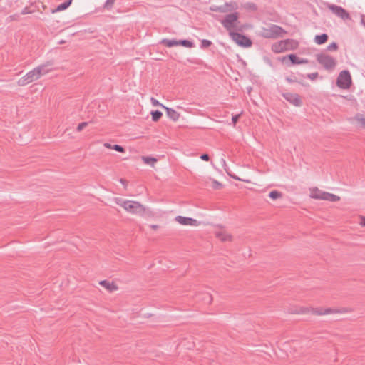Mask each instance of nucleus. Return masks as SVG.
Returning a JSON list of instances; mask_svg holds the SVG:
<instances>
[{
  "instance_id": "nucleus-34",
  "label": "nucleus",
  "mask_w": 365,
  "mask_h": 365,
  "mask_svg": "<svg viewBox=\"0 0 365 365\" xmlns=\"http://www.w3.org/2000/svg\"><path fill=\"white\" fill-rule=\"evenodd\" d=\"M239 118H240V115H236L232 117V123L234 125H235L237 123V122L239 120Z\"/></svg>"
},
{
  "instance_id": "nucleus-25",
  "label": "nucleus",
  "mask_w": 365,
  "mask_h": 365,
  "mask_svg": "<svg viewBox=\"0 0 365 365\" xmlns=\"http://www.w3.org/2000/svg\"><path fill=\"white\" fill-rule=\"evenodd\" d=\"M150 115H151V117H152V120L154 121V122H157L159 120V119L162 117L163 114L161 112L158 111V110H155V111H152L150 113Z\"/></svg>"
},
{
  "instance_id": "nucleus-33",
  "label": "nucleus",
  "mask_w": 365,
  "mask_h": 365,
  "mask_svg": "<svg viewBox=\"0 0 365 365\" xmlns=\"http://www.w3.org/2000/svg\"><path fill=\"white\" fill-rule=\"evenodd\" d=\"M329 50L336 51L337 49V45L335 43L330 44L328 47Z\"/></svg>"
},
{
  "instance_id": "nucleus-2",
  "label": "nucleus",
  "mask_w": 365,
  "mask_h": 365,
  "mask_svg": "<svg viewBox=\"0 0 365 365\" xmlns=\"http://www.w3.org/2000/svg\"><path fill=\"white\" fill-rule=\"evenodd\" d=\"M50 71L51 70L48 68L47 65H40L21 77L18 80L17 84L21 86L28 85L34 81L38 80L41 78V76L48 74Z\"/></svg>"
},
{
  "instance_id": "nucleus-4",
  "label": "nucleus",
  "mask_w": 365,
  "mask_h": 365,
  "mask_svg": "<svg viewBox=\"0 0 365 365\" xmlns=\"http://www.w3.org/2000/svg\"><path fill=\"white\" fill-rule=\"evenodd\" d=\"M215 237L222 242H230L233 240L234 236L227 229L217 227L215 230Z\"/></svg>"
},
{
  "instance_id": "nucleus-15",
  "label": "nucleus",
  "mask_w": 365,
  "mask_h": 365,
  "mask_svg": "<svg viewBox=\"0 0 365 365\" xmlns=\"http://www.w3.org/2000/svg\"><path fill=\"white\" fill-rule=\"evenodd\" d=\"M141 160L144 164L149 165L153 168H155V165L158 163V159L155 157L151 156H142Z\"/></svg>"
},
{
  "instance_id": "nucleus-11",
  "label": "nucleus",
  "mask_w": 365,
  "mask_h": 365,
  "mask_svg": "<svg viewBox=\"0 0 365 365\" xmlns=\"http://www.w3.org/2000/svg\"><path fill=\"white\" fill-rule=\"evenodd\" d=\"M164 109L166 111V115L169 119L173 122H177L180 120V113L178 111L167 106L164 107Z\"/></svg>"
},
{
  "instance_id": "nucleus-13",
  "label": "nucleus",
  "mask_w": 365,
  "mask_h": 365,
  "mask_svg": "<svg viewBox=\"0 0 365 365\" xmlns=\"http://www.w3.org/2000/svg\"><path fill=\"white\" fill-rule=\"evenodd\" d=\"M329 9L338 16L341 18L342 19H349V14L341 7L336 6H329Z\"/></svg>"
},
{
  "instance_id": "nucleus-14",
  "label": "nucleus",
  "mask_w": 365,
  "mask_h": 365,
  "mask_svg": "<svg viewBox=\"0 0 365 365\" xmlns=\"http://www.w3.org/2000/svg\"><path fill=\"white\" fill-rule=\"evenodd\" d=\"M284 98L294 106H299L302 103L301 98L297 94L287 93L284 95Z\"/></svg>"
},
{
  "instance_id": "nucleus-12",
  "label": "nucleus",
  "mask_w": 365,
  "mask_h": 365,
  "mask_svg": "<svg viewBox=\"0 0 365 365\" xmlns=\"http://www.w3.org/2000/svg\"><path fill=\"white\" fill-rule=\"evenodd\" d=\"M99 284L110 292H115L118 289V284L113 281L102 280L99 282Z\"/></svg>"
},
{
  "instance_id": "nucleus-10",
  "label": "nucleus",
  "mask_w": 365,
  "mask_h": 365,
  "mask_svg": "<svg viewBox=\"0 0 365 365\" xmlns=\"http://www.w3.org/2000/svg\"><path fill=\"white\" fill-rule=\"evenodd\" d=\"M205 184L215 190H221L224 187L222 182L212 177H208L205 179Z\"/></svg>"
},
{
  "instance_id": "nucleus-41",
  "label": "nucleus",
  "mask_w": 365,
  "mask_h": 365,
  "mask_svg": "<svg viewBox=\"0 0 365 365\" xmlns=\"http://www.w3.org/2000/svg\"><path fill=\"white\" fill-rule=\"evenodd\" d=\"M363 225H365V218H364V221H363Z\"/></svg>"
},
{
  "instance_id": "nucleus-20",
  "label": "nucleus",
  "mask_w": 365,
  "mask_h": 365,
  "mask_svg": "<svg viewBox=\"0 0 365 365\" xmlns=\"http://www.w3.org/2000/svg\"><path fill=\"white\" fill-rule=\"evenodd\" d=\"M162 43L166 47L171 48L179 46V41L174 39H163L162 41Z\"/></svg>"
},
{
  "instance_id": "nucleus-28",
  "label": "nucleus",
  "mask_w": 365,
  "mask_h": 365,
  "mask_svg": "<svg viewBox=\"0 0 365 365\" xmlns=\"http://www.w3.org/2000/svg\"><path fill=\"white\" fill-rule=\"evenodd\" d=\"M200 159L203 160V161H206V162H208L210 160V157L208 154L207 153H203L200 156Z\"/></svg>"
},
{
  "instance_id": "nucleus-27",
  "label": "nucleus",
  "mask_w": 365,
  "mask_h": 365,
  "mask_svg": "<svg viewBox=\"0 0 365 365\" xmlns=\"http://www.w3.org/2000/svg\"><path fill=\"white\" fill-rule=\"evenodd\" d=\"M115 2V0H107L106 2L105 3V8L109 9L112 7V6L113 5Z\"/></svg>"
},
{
  "instance_id": "nucleus-6",
  "label": "nucleus",
  "mask_w": 365,
  "mask_h": 365,
  "mask_svg": "<svg viewBox=\"0 0 365 365\" xmlns=\"http://www.w3.org/2000/svg\"><path fill=\"white\" fill-rule=\"evenodd\" d=\"M317 61L327 69H331L336 66L335 60L330 56L321 53L317 56Z\"/></svg>"
},
{
  "instance_id": "nucleus-9",
  "label": "nucleus",
  "mask_w": 365,
  "mask_h": 365,
  "mask_svg": "<svg viewBox=\"0 0 365 365\" xmlns=\"http://www.w3.org/2000/svg\"><path fill=\"white\" fill-rule=\"evenodd\" d=\"M232 38L236 43L242 46H251V41L246 36L240 35L239 34L231 33Z\"/></svg>"
},
{
  "instance_id": "nucleus-1",
  "label": "nucleus",
  "mask_w": 365,
  "mask_h": 365,
  "mask_svg": "<svg viewBox=\"0 0 365 365\" xmlns=\"http://www.w3.org/2000/svg\"><path fill=\"white\" fill-rule=\"evenodd\" d=\"M116 203L119 205L126 213L135 216H143L147 212V207L145 205L138 200L128 199V198H118L116 200Z\"/></svg>"
},
{
  "instance_id": "nucleus-40",
  "label": "nucleus",
  "mask_w": 365,
  "mask_h": 365,
  "mask_svg": "<svg viewBox=\"0 0 365 365\" xmlns=\"http://www.w3.org/2000/svg\"><path fill=\"white\" fill-rule=\"evenodd\" d=\"M361 24L364 26L365 27V19H361Z\"/></svg>"
},
{
  "instance_id": "nucleus-30",
  "label": "nucleus",
  "mask_w": 365,
  "mask_h": 365,
  "mask_svg": "<svg viewBox=\"0 0 365 365\" xmlns=\"http://www.w3.org/2000/svg\"><path fill=\"white\" fill-rule=\"evenodd\" d=\"M33 11L29 10V8L26 7L24 8L22 11H21V14L25 15V14H32Z\"/></svg>"
},
{
  "instance_id": "nucleus-7",
  "label": "nucleus",
  "mask_w": 365,
  "mask_h": 365,
  "mask_svg": "<svg viewBox=\"0 0 365 365\" xmlns=\"http://www.w3.org/2000/svg\"><path fill=\"white\" fill-rule=\"evenodd\" d=\"M174 220L175 222L182 226L197 227L200 224V222H198L196 219L182 215L176 216Z\"/></svg>"
},
{
  "instance_id": "nucleus-24",
  "label": "nucleus",
  "mask_w": 365,
  "mask_h": 365,
  "mask_svg": "<svg viewBox=\"0 0 365 365\" xmlns=\"http://www.w3.org/2000/svg\"><path fill=\"white\" fill-rule=\"evenodd\" d=\"M179 46H183L185 48H191L194 46V44L192 41H188V40H180Z\"/></svg>"
},
{
  "instance_id": "nucleus-19",
  "label": "nucleus",
  "mask_w": 365,
  "mask_h": 365,
  "mask_svg": "<svg viewBox=\"0 0 365 365\" xmlns=\"http://www.w3.org/2000/svg\"><path fill=\"white\" fill-rule=\"evenodd\" d=\"M284 41L285 43L287 51L296 49L299 46V43L295 40L287 39L284 40Z\"/></svg>"
},
{
  "instance_id": "nucleus-32",
  "label": "nucleus",
  "mask_w": 365,
  "mask_h": 365,
  "mask_svg": "<svg viewBox=\"0 0 365 365\" xmlns=\"http://www.w3.org/2000/svg\"><path fill=\"white\" fill-rule=\"evenodd\" d=\"M334 312H335V311L334 309L329 308V309H326L324 311L323 314H333Z\"/></svg>"
},
{
  "instance_id": "nucleus-29",
  "label": "nucleus",
  "mask_w": 365,
  "mask_h": 365,
  "mask_svg": "<svg viewBox=\"0 0 365 365\" xmlns=\"http://www.w3.org/2000/svg\"><path fill=\"white\" fill-rule=\"evenodd\" d=\"M87 125L86 123H80L77 127V130L81 131Z\"/></svg>"
},
{
  "instance_id": "nucleus-23",
  "label": "nucleus",
  "mask_w": 365,
  "mask_h": 365,
  "mask_svg": "<svg viewBox=\"0 0 365 365\" xmlns=\"http://www.w3.org/2000/svg\"><path fill=\"white\" fill-rule=\"evenodd\" d=\"M269 197L272 199V200H277V199H280L282 197V193L279 191H277V190H272L269 193Z\"/></svg>"
},
{
  "instance_id": "nucleus-5",
  "label": "nucleus",
  "mask_w": 365,
  "mask_h": 365,
  "mask_svg": "<svg viewBox=\"0 0 365 365\" xmlns=\"http://www.w3.org/2000/svg\"><path fill=\"white\" fill-rule=\"evenodd\" d=\"M337 86L343 89H347L351 85V77L349 71H341L337 78Z\"/></svg>"
},
{
  "instance_id": "nucleus-38",
  "label": "nucleus",
  "mask_w": 365,
  "mask_h": 365,
  "mask_svg": "<svg viewBox=\"0 0 365 365\" xmlns=\"http://www.w3.org/2000/svg\"><path fill=\"white\" fill-rule=\"evenodd\" d=\"M232 177L234 179L237 180H241L239 177L235 176V175H232Z\"/></svg>"
},
{
  "instance_id": "nucleus-36",
  "label": "nucleus",
  "mask_w": 365,
  "mask_h": 365,
  "mask_svg": "<svg viewBox=\"0 0 365 365\" xmlns=\"http://www.w3.org/2000/svg\"><path fill=\"white\" fill-rule=\"evenodd\" d=\"M120 183L124 186V187H125V188H126V187H127V186H128V182H127L125 180H124V179H120Z\"/></svg>"
},
{
  "instance_id": "nucleus-26",
  "label": "nucleus",
  "mask_w": 365,
  "mask_h": 365,
  "mask_svg": "<svg viewBox=\"0 0 365 365\" xmlns=\"http://www.w3.org/2000/svg\"><path fill=\"white\" fill-rule=\"evenodd\" d=\"M151 103L153 106H160L164 109V107H166L165 106L163 105L161 103H160L158 100L155 98L151 99Z\"/></svg>"
},
{
  "instance_id": "nucleus-21",
  "label": "nucleus",
  "mask_w": 365,
  "mask_h": 365,
  "mask_svg": "<svg viewBox=\"0 0 365 365\" xmlns=\"http://www.w3.org/2000/svg\"><path fill=\"white\" fill-rule=\"evenodd\" d=\"M104 147L106 148H108V149H113L115 151H118L119 153H124L125 152V149L119 145H112L110 143H104Z\"/></svg>"
},
{
  "instance_id": "nucleus-8",
  "label": "nucleus",
  "mask_w": 365,
  "mask_h": 365,
  "mask_svg": "<svg viewBox=\"0 0 365 365\" xmlns=\"http://www.w3.org/2000/svg\"><path fill=\"white\" fill-rule=\"evenodd\" d=\"M237 19V13L231 14L225 18V19L222 21V24L227 29L230 30L235 26Z\"/></svg>"
},
{
  "instance_id": "nucleus-35",
  "label": "nucleus",
  "mask_w": 365,
  "mask_h": 365,
  "mask_svg": "<svg viewBox=\"0 0 365 365\" xmlns=\"http://www.w3.org/2000/svg\"><path fill=\"white\" fill-rule=\"evenodd\" d=\"M150 228L151 230L155 231L160 228V226L158 225H150Z\"/></svg>"
},
{
  "instance_id": "nucleus-17",
  "label": "nucleus",
  "mask_w": 365,
  "mask_h": 365,
  "mask_svg": "<svg viewBox=\"0 0 365 365\" xmlns=\"http://www.w3.org/2000/svg\"><path fill=\"white\" fill-rule=\"evenodd\" d=\"M288 58L292 64H307V63H308L307 59L299 58L294 54L289 55Z\"/></svg>"
},
{
  "instance_id": "nucleus-16",
  "label": "nucleus",
  "mask_w": 365,
  "mask_h": 365,
  "mask_svg": "<svg viewBox=\"0 0 365 365\" xmlns=\"http://www.w3.org/2000/svg\"><path fill=\"white\" fill-rule=\"evenodd\" d=\"M272 48L273 51H274L275 53H282L287 51L284 40L278 41L273 44Z\"/></svg>"
},
{
  "instance_id": "nucleus-3",
  "label": "nucleus",
  "mask_w": 365,
  "mask_h": 365,
  "mask_svg": "<svg viewBox=\"0 0 365 365\" xmlns=\"http://www.w3.org/2000/svg\"><path fill=\"white\" fill-rule=\"evenodd\" d=\"M309 196L314 200L329 202H338L341 199L339 196L325 192L317 186H312L309 188Z\"/></svg>"
},
{
  "instance_id": "nucleus-18",
  "label": "nucleus",
  "mask_w": 365,
  "mask_h": 365,
  "mask_svg": "<svg viewBox=\"0 0 365 365\" xmlns=\"http://www.w3.org/2000/svg\"><path fill=\"white\" fill-rule=\"evenodd\" d=\"M73 0H67L66 1L59 4L56 9H53L51 11L52 14H55L63 10H66L69 7V6L71 4Z\"/></svg>"
},
{
  "instance_id": "nucleus-22",
  "label": "nucleus",
  "mask_w": 365,
  "mask_h": 365,
  "mask_svg": "<svg viewBox=\"0 0 365 365\" xmlns=\"http://www.w3.org/2000/svg\"><path fill=\"white\" fill-rule=\"evenodd\" d=\"M328 39V36L327 34L317 35L314 38V41L316 43L320 45L327 42Z\"/></svg>"
},
{
  "instance_id": "nucleus-37",
  "label": "nucleus",
  "mask_w": 365,
  "mask_h": 365,
  "mask_svg": "<svg viewBox=\"0 0 365 365\" xmlns=\"http://www.w3.org/2000/svg\"><path fill=\"white\" fill-rule=\"evenodd\" d=\"M230 6L231 8L230 9V10L237 9V5L235 4H230Z\"/></svg>"
},
{
  "instance_id": "nucleus-31",
  "label": "nucleus",
  "mask_w": 365,
  "mask_h": 365,
  "mask_svg": "<svg viewBox=\"0 0 365 365\" xmlns=\"http://www.w3.org/2000/svg\"><path fill=\"white\" fill-rule=\"evenodd\" d=\"M202 45L204 47H208V46H210L211 45V42L210 41H208V40H203L202 41Z\"/></svg>"
},
{
  "instance_id": "nucleus-39",
  "label": "nucleus",
  "mask_w": 365,
  "mask_h": 365,
  "mask_svg": "<svg viewBox=\"0 0 365 365\" xmlns=\"http://www.w3.org/2000/svg\"><path fill=\"white\" fill-rule=\"evenodd\" d=\"M361 124L365 127V118L361 119Z\"/></svg>"
}]
</instances>
